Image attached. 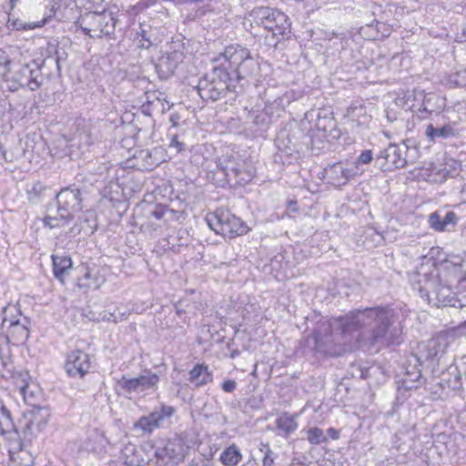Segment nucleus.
<instances>
[{"instance_id": "obj_1", "label": "nucleus", "mask_w": 466, "mask_h": 466, "mask_svg": "<svg viewBox=\"0 0 466 466\" xmlns=\"http://www.w3.org/2000/svg\"><path fill=\"white\" fill-rule=\"evenodd\" d=\"M329 333L314 330L303 341L305 352L314 355L338 357L347 351V344L353 333L366 329L362 339L370 347H387L400 344L402 325L400 312L390 306L366 308L333 318L329 320Z\"/></svg>"}, {"instance_id": "obj_2", "label": "nucleus", "mask_w": 466, "mask_h": 466, "mask_svg": "<svg viewBox=\"0 0 466 466\" xmlns=\"http://www.w3.org/2000/svg\"><path fill=\"white\" fill-rule=\"evenodd\" d=\"M249 17L252 24L267 32L265 41L269 46L276 47L279 42L290 37L291 23L288 15L278 9L256 7L249 13Z\"/></svg>"}, {"instance_id": "obj_3", "label": "nucleus", "mask_w": 466, "mask_h": 466, "mask_svg": "<svg viewBox=\"0 0 466 466\" xmlns=\"http://www.w3.org/2000/svg\"><path fill=\"white\" fill-rule=\"evenodd\" d=\"M196 441L191 433L182 431L157 442L154 450L156 466H177L181 463Z\"/></svg>"}, {"instance_id": "obj_4", "label": "nucleus", "mask_w": 466, "mask_h": 466, "mask_svg": "<svg viewBox=\"0 0 466 466\" xmlns=\"http://www.w3.org/2000/svg\"><path fill=\"white\" fill-rule=\"evenodd\" d=\"M228 62V70L234 77V84H239L241 87L248 83L249 79L259 75L258 63L250 56L248 48L241 46H229L222 54Z\"/></svg>"}, {"instance_id": "obj_5", "label": "nucleus", "mask_w": 466, "mask_h": 466, "mask_svg": "<svg viewBox=\"0 0 466 466\" xmlns=\"http://www.w3.org/2000/svg\"><path fill=\"white\" fill-rule=\"evenodd\" d=\"M197 90L204 101H218L228 92H235L234 77L224 66H214L212 71L198 80Z\"/></svg>"}, {"instance_id": "obj_6", "label": "nucleus", "mask_w": 466, "mask_h": 466, "mask_svg": "<svg viewBox=\"0 0 466 466\" xmlns=\"http://www.w3.org/2000/svg\"><path fill=\"white\" fill-rule=\"evenodd\" d=\"M117 22V15L105 9L101 12L82 14L76 21V25L92 38H112Z\"/></svg>"}, {"instance_id": "obj_7", "label": "nucleus", "mask_w": 466, "mask_h": 466, "mask_svg": "<svg viewBox=\"0 0 466 466\" xmlns=\"http://www.w3.org/2000/svg\"><path fill=\"white\" fill-rule=\"evenodd\" d=\"M413 289L417 290L420 297L432 306L458 308V297H455L448 286L441 283L438 276L423 275L422 279L413 284Z\"/></svg>"}, {"instance_id": "obj_8", "label": "nucleus", "mask_w": 466, "mask_h": 466, "mask_svg": "<svg viewBox=\"0 0 466 466\" xmlns=\"http://www.w3.org/2000/svg\"><path fill=\"white\" fill-rule=\"evenodd\" d=\"M205 220L216 234L229 238L244 236L250 230L246 222L224 208H217L214 212L208 213Z\"/></svg>"}, {"instance_id": "obj_9", "label": "nucleus", "mask_w": 466, "mask_h": 466, "mask_svg": "<svg viewBox=\"0 0 466 466\" xmlns=\"http://www.w3.org/2000/svg\"><path fill=\"white\" fill-rule=\"evenodd\" d=\"M4 313L2 327L5 329L7 342L16 346L24 344L29 338L31 319L15 306L5 308Z\"/></svg>"}, {"instance_id": "obj_10", "label": "nucleus", "mask_w": 466, "mask_h": 466, "mask_svg": "<svg viewBox=\"0 0 466 466\" xmlns=\"http://www.w3.org/2000/svg\"><path fill=\"white\" fill-rule=\"evenodd\" d=\"M42 66L43 63L40 64L35 60L21 66L10 80V88L17 90L19 87H27L31 91L38 89L44 82V76L41 73Z\"/></svg>"}, {"instance_id": "obj_11", "label": "nucleus", "mask_w": 466, "mask_h": 466, "mask_svg": "<svg viewBox=\"0 0 466 466\" xmlns=\"http://www.w3.org/2000/svg\"><path fill=\"white\" fill-rule=\"evenodd\" d=\"M218 167L223 173L227 181L234 186H245L254 177V170L244 161H238L233 157L220 160Z\"/></svg>"}, {"instance_id": "obj_12", "label": "nucleus", "mask_w": 466, "mask_h": 466, "mask_svg": "<svg viewBox=\"0 0 466 466\" xmlns=\"http://www.w3.org/2000/svg\"><path fill=\"white\" fill-rule=\"evenodd\" d=\"M56 212H61L64 218H75V214L83 209V194L78 187L70 185L62 188L56 195Z\"/></svg>"}, {"instance_id": "obj_13", "label": "nucleus", "mask_w": 466, "mask_h": 466, "mask_svg": "<svg viewBox=\"0 0 466 466\" xmlns=\"http://www.w3.org/2000/svg\"><path fill=\"white\" fill-rule=\"evenodd\" d=\"M420 367L424 368L423 365H420V360L414 356V354H411L407 358L403 364V376L397 381L399 391L402 390H417L424 384L425 380L422 378L421 369Z\"/></svg>"}, {"instance_id": "obj_14", "label": "nucleus", "mask_w": 466, "mask_h": 466, "mask_svg": "<svg viewBox=\"0 0 466 466\" xmlns=\"http://www.w3.org/2000/svg\"><path fill=\"white\" fill-rule=\"evenodd\" d=\"M444 348L445 345L439 339H431L420 343L418 351L414 353V356L420 360V365H423L426 369H431L434 372L441 357L444 353Z\"/></svg>"}, {"instance_id": "obj_15", "label": "nucleus", "mask_w": 466, "mask_h": 466, "mask_svg": "<svg viewBox=\"0 0 466 466\" xmlns=\"http://www.w3.org/2000/svg\"><path fill=\"white\" fill-rule=\"evenodd\" d=\"M159 382V376L151 370H146L143 374L136 378L122 376L118 385L127 393L156 390Z\"/></svg>"}, {"instance_id": "obj_16", "label": "nucleus", "mask_w": 466, "mask_h": 466, "mask_svg": "<svg viewBox=\"0 0 466 466\" xmlns=\"http://www.w3.org/2000/svg\"><path fill=\"white\" fill-rule=\"evenodd\" d=\"M174 413V407L161 404L159 409H156L147 416L141 417L134 426L144 433H151L154 430L159 428L165 420L171 418Z\"/></svg>"}, {"instance_id": "obj_17", "label": "nucleus", "mask_w": 466, "mask_h": 466, "mask_svg": "<svg viewBox=\"0 0 466 466\" xmlns=\"http://www.w3.org/2000/svg\"><path fill=\"white\" fill-rule=\"evenodd\" d=\"M357 174V167H349V164L343 161L328 165L324 168V177L334 187L346 185Z\"/></svg>"}, {"instance_id": "obj_18", "label": "nucleus", "mask_w": 466, "mask_h": 466, "mask_svg": "<svg viewBox=\"0 0 466 466\" xmlns=\"http://www.w3.org/2000/svg\"><path fill=\"white\" fill-rule=\"evenodd\" d=\"M90 366V357L84 350H73L66 354L64 367L68 376L83 378L88 373Z\"/></svg>"}, {"instance_id": "obj_19", "label": "nucleus", "mask_w": 466, "mask_h": 466, "mask_svg": "<svg viewBox=\"0 0 466 466\" xmlns=\"http://www.w3.org/2000/svg\"><path fill=\"white\" fill-rule=\"evenodd\" d=\"M408 151L409 147L406 145L390 144L387 148L380 152L377 159L385 160L382 165L390 164L395 168H403L408 164Z\"/></svg>"}, {"instance_id": "obj_20", "label": "nucleus", "mask_w": 466, "mask_h": 466, "mask_svg": "<svg viewBox=\"0 0 466 466\" xmlns=\"http://www.w3.org/2000/svg\"><path fill=\"white\" fill-rule=\"evenodd\" d=\"M137 40L141 48H149L157 46L162 41L164 33L160 27L154 26L147 22H141L136 30Z\"/></svg>"}, {"instance_id": "obj_21", "label": "nucleus", "mask_w": 466, "mask_h": 466, "mask_svg": "<svg viewBox=\"0 0 466 466\" xmlns=\"http://www.w3.org/2000/svg\"><path fill=\"white\" fill-rule=\"evenodd\" d=\"M425 136L430 142L434 143L439 140L458 138L461 137V131L458 128V123L455 121L448 122L441 126L429 124L425 128Z\"/></svg>"}, {"instance_id": "obj_22", "label": "nucleus", "mask_w": 466, "mask_h": 466, "mask_svg": "<svg viewBox=\"0 0 466 466\" xmlns=\"http://www.w3.org/2000/svg\"><path fill=\"white\" fill-rule=\"evenodd\" d=\"M459 221V217L453 211L436 210L428 217V223L431 229L443 232L451 231Z\"/></svg>"}, {"instance_id": "obj_23", "label": "nucleus", "mask_w": 466, "mask_h": 466, "mask_svg": "<svg viewBox=\"0 0 466 466\" xmlns=\"http://www.w3.org/2000/svg\"><path fill=\"white\" fill-rule=\"evenodd\" d=\"M182 53L177 51L162 56L156 65V69L160 77L167 78L172 76L178 64L182 61Z\"/></svg>"}, {"instance_id": "obj_24", "label": "nucleus", "mask_w": 466, "mask_h": 466, "mask_svg": "<svg viewBox=\"0 0 466 466\" xmlns=\"http://www.w3.org/2000/svg\"><path fill=\"white\" fill-rule=\"evenodd\" d=\"M105 282V279L99 275L96 268H84L83 275L77 278L76 286L79 289H98Z\"/></svg>"}, {"instance_id": "obj_25", "label": "nucleus", "mask_w": 466, "mask_h": 466, "mask_svg": "<svg viewBox=\"0 0 466 466\" xmlns=\"http://www.w3.org/2000/svg\"><path fill=\"white\" fill-rule=\"evenodd\" d=\"M144 450L134 444H127L122 450V459L127 466H146L148 460L143 458Z\"/></svg>"}, {"instance_id": "obj_26", "label": "nucleus", "mask_w": 466, "mask_h": 466, "mask_svg": "<svg viewBox=\"0 0 466 466\" xmlns=\"http://www.w3.org/2000/svg\"><path fill=\"white\" fill-rule=\"evenodd\" d=\"M51 258L55 278L62 284H65V277L68 275L73 267L72 258L69 256H59L55 254L51 256Z\"/></svg>"}, {"instance_id": "obj_27", "label": "nucleus", "mask_w": 466, "mask_h": 466, "mask_svg": "<svg viewBox=\"0 0 466 466\" xmlns=\"http://www.w3.org/2000/svg\"><path fill=\"white\" fill-rule=\"evenodd\" d=\"M420 95L422 96V105L420 108L421 113L432 114L433 112H439L446 106L445 98L435 93L424 94V91H422Z\"/></svg>"}, {"instance_id": "obj_28", "label": "nucleus", "mask_w": 466, "mask_h": 466, "mask_svg": "<svg viewBox=\"0 0 466 466\" xmlns=\"http://www.w3.org/2000/svg\"><path fill=\"white\" fill-rule=\"evenodd\" d=\"M188 380L195 385V387H202L213 380V375L208 371V368L205 364H197L189 371Z\"/></svg>"}, {"instance_id": "obj_29", "label": "nucleus", "mask_w": 466, "mask_h": 466, "mask_svg": "<svg viewBox=\"0 0 466 466\" xmlns=\"http://www.w3.org/2000/svg\"><path fill=\"white\" fill-rule=\"evenodd\" d=\"M14 375V363L11 358L9 346L0 345V376L8 380Z\"/></svg>"}, {"instance_id": "obj_30", "label": "nucleus", "mask_w": 466, "mask_h": 466, "mask_svg": "<svg viewBox=\"0 0 466 466\" xmlns=\"http://www.w3.org/2000/svg\"><path fill=\"white\" fill-rule=\"evenodd\" d=\"M276 427L279 431H281L286 437L290 433L294 432L298 428L296 416L291 415L288 412L282 413L276 420Z\"/></svg>"}, {"instance_id": "obj_31", "label": "nucleus", "mask_w": 466, "mask_h": 466, "mask_svg": "<svg viewBox=\"0 0 466 466\" xmlns=\"http://www.w3.org/2000/svg\"><path fill=\"white\" fill-rule=\"evenodd\" d=\"M241 459L242 453L235 444L226 448L219 456L220 462L225 466H236Z\"/></svg>"}, {"instance_id": "obj_32", "label": "nucleus", "mask_w": 466, "mask_h": 466, "mask_svg": "<svg viewBox=\"0 0 466 466\" xmlns=\"http://www.w3.org/2000/svg\"><path fill=\"white\" fill-rule=\"evenodd\" d=\"M47 187L40 181L34 182L26 187V197L31 204H38L43 201Z\"/></svg>"}, {"instance_id": "obj_33", "label": "nucleus", "mask_w": 466, "mask_h": 466, "mask_svg": "<svg viewBox=\"0 0 466 466\" xmlns=\"http://www.w3.org/2000/svg\"><path fill=\"white\" fill-rule=\"evenodd\" d=\"M73 221L72 218H64L61 212H56V216L46 215L43 218V224L46 228H56L64 227Z\"/></svg>"}, {"instance_id": "obj_34", "label": "nucleus", "mask_w": 466, "mask_h": 466, "mask_svg": "<svg viewBox=\"0 0 466 466\" xmlns=\"http://www.w3.org/2000/svg\"><path fill=\"white\" fill-rule=\"evenodd\" d=\"M349 117L352 118L353 122H356L358 126H367L370 121V116H366L365 108L363 106H350L347 110Z\"/></svg>"}, {"instance_id": "obj_35", "label": "nucleus", "mask_w": 466, "mask_h": 466, "mask_svg": "<svg viewBox=\"0 0 466 466\" xmlns=\"http://www.w3.org/2000/svg\"><path fill=\"white\" fill-rule=\"evenodd\" d=\"M315 127L318 130L323 132L325 137L331 135L336 127V120L330 116H318Z\"/></svg>"}, {"instance_id": "obj_36", "label": "nucleus", "mask_w": 466, "mask_h": 466, "mask_svg": "<svg viewBox=\"0 0 466 466\" xmlns=\"http://www.w3.org/2000/svg\"><path fill=\"white\" fill-rule=\"evenodd\" d=\"M9 450L8 453L10 456V459H13V455L15 453L23 451L24 450V442L22 439L20 438V435L17 431V430H14L13 431L9 432Z\"/></svg>"}, {"instance_id": "obj_37", "label": "nucleus", "mask_w": 466, "mask_h": 466, "mask_svg": "<svg viewBox=\"0 0 466 466\" xmlns=\"http://www.w3.org/2000/svg\"><path fill=\"white\" fill-rule=\"evenodd\" d=\"M307 440L313 445L328 442L323 430L319 427H311L307 431Z\"/></svg>"}, {"instance_id": "obj_38", "label": "nucleus", "mask_w": 466, "mask_h": 466, "mask_svg": "<svg viewBox=\"0 0 466 466\" xmlns=\"http://www.w3.org/2000/svg\"><path fill=\"white\" fill-rule=\"evenodd\" d=\"M447 85L450 87L466 88V69L456 71L447 77Z\"/></svg>"}, {"instance_id": "obj_39", "label": "nucleus", "mask_w": 466, "mask_h": 466, "mask_svg": "<svg viewBox=\"0 0 466 466\" xmlns=\"http://www.w3.org/2000/svg\"><path fill=\"white\" fill-rule=\"evenodd\" d=\"M259 451L263 454L261 461L262 466H272L275 461V453L270 449L268 443L261 442L258 448Z\"/></svg>"}, {"instance_id": "obj_40", "label": "nucleus", "mask_w": 466, "mask_h": 466, "mask_svg": "<svg viewBox=\"0 0 466 466\" xmlns=\"http://www.w3.org/2000/svg\"><path fill=\"white\" fill-rule=\"evenodd\" d=\"M11 58L9 55L0 48V79H3L10 72Z\"/></svg>"}, {"instance_id": "obj_41", "label": "nucleus", "mask_w": 466, "mask_h": 466, "mask_svg": "<svg viewBox=\"0 0 466 466\" xmlns=\"http://www.w3.org/2000/svg\"><path fill=\"white\" fill-rule=\"evenodd\" d=\"M18 0H10V4H11V6L14 7L15 3L17 2ZM63 0H50V9H49V14L46 15V16L40 22V24L37 25V26H42L46 24V22L51 18L53 17L56 11L60 8L61 6V2Z\"/></svg>"}, {"instance_id": "obj_42", "label": "nucleus", "mask_w": 466, "mask_h": 466, "mask_svg": "<svg viewBox=\"0 0 466 466\" xmlns=\"http://www.w3.org/2000/svg\"><path fill=\"white\" fill-rule=\"evenodd\" d=\"M450 162V165L446 163V167L443 168L442 172L444 173V177H453L459 175L461 171V164L454 159H451Z\"/></svg>"}, {"instance_id": "obj_43", "label": "nucleus", "mask_w": 466, "mask_h": 466, "mask_svg": "<svg viewBox=\"0 0 466 466\" xmlns=\"http://www.w3.org/2000/svg\"><path fill=\"white\" fill-rule=\"evenodd\" d=\"M2 420L4 428L5 427H14V423L11 417V412L4 405L2 401H0V420Z\"/></svg>"}, {"instance_id": "obj_44", "label": "nucleus", "mask_w": 466, "mask_h": 466, "mask_svg": "<svg viewBox=\"0 0 466 466\" xmlns=\"http://www.w3.org/2000/svg\"><path fill=\"white\" fill-rule=\"evenodd\" d=\"M184 212L175 210L173 208H169L166 206V216H165V222L169 221H179V219L183 217Z\"/></svg>"}, {"instance_id": "obj_45", "label": "nucleus", "mask_w": 466, "mask_h": 466, "mask_svg": "<svg viewBox=\"0 0 466 466\" xmlns=\"http://www.w3.org/2000/svg\"><path fill=\"white\" fill-rule=\"evenodd\" d=\"M458 308L466 307V279H462L458 291Z\"/></svg>"}, {"instance_id": "obj_46", "label": "nucleus", "mask_w": 466, "mask_h": 466, "mask_svg": "<svg viewBox=\"0 0 466 466\" xmlns=\"http://www.w3.org/2000/svg\"><path fill=\"white\" fill-rule=\"evenodd\" d=\"M373 159V154L372 151L370 149L364 150L360 153V155L358 157L356 165L354 167H358V165L362 164H370Z\"/></svg>"}, {"instance_id": "obj_47", "label": "nucleus", "mask_w": 466, "mask_h": 466, "mask_svg": "<svg viewBox=\"0 0 466 466\" xmlns=\"http://www.w3.org/2000/svg\"><path fill=\"white\" fill-rule=\"evenodd\" d=\"M150 216L157 220H163L165 222L166 206L162 204L157 205L150 212Z\"/></svg>"}, {"instance_id": "obj_48", "label": "nucleus", "mask_w": 466, "mask_h": 466, "mask_svg": "<svg viewBox=\"0 0 466 466\" xmlns=\"http://www.w3.org/2000/svg\"><path fill=\"white\" fill-rule=\"evenodd\" d=\"M152 106H153L154 112H160V113H165L170 107L168 105V102L166 101V99L162 96L158 100H157L152 105Z\"/></svg>"}, {"instance_id": "obj_49", "label": "nucleus", "mask_w": 466, "mask_h": 466, "mask_svg": "<svg viewBox=\"0 0 466 466\" xmlns=\"http://www.w3.org/2000/svg\"><path fill=\"white\" fill-rule=\"evenodd\" d=\"M161 96L163 94L158 91H147L145 93V102L152 106Z\"/></svg>"}, {"instance_id": "obj_50", "label": "nucleus", "mask_w": 466, "mask_h": 466, "mask_svg": "<svg viewBox=\"0 0 466 466\" xmlns=\"http://www.w3.org/2000/svg\"><path fill=\"white\" fill-rule=\"evenodd\" d=\"M169 147H176L177 152H182L186 149V145L178 140L177 135L172 136Z\"/></svg>"}, {"instance_id": "obj_51", "label": "nucleus", "mask_w": 466, "mask_h": 466, "mask_svg": "<svg viewBox=\"0 0 466 466\" xmlns=\"http://www.w3.org/2000/svg\"><path fill=\"white\" fill-rule=\"evenodd\" d=\"M221 388L225 392H233L237 388V382L234 380H227L223 381Z\"/></svg>"}, {"instance_id": "obj_52", "label": "nucleus", "mask_w": 466, "mask_h": 466, "mask_svg": "<svg viewBox=\"0 0 466 466\" xmlns=\"http://www.w3.org/2000/svg\"><path fill=\"white\" fill-rule=\"evenodd\" d=\"M140 109L145 116H151L153 113H155L153 110V106L146 103L145 101L143 102Z\"/></svg>"}, {"instance_id": "obj_53", "label": "nucleus", "mask_w": 466, "mask_h": 466, "mask_svg": "<svg viewBox=\"0 0 466 466\" xmlns=\"http://www.w3.org/2000/svg\"><path fill=\"white\" fill-rule=\"evenodd\" d=\"M52 48L55 50V62L56 64V66H57V69L59 70L60 69V66H59V63H60V60L62 59V54H65V51L62 50V52L60 50H58L56 48V46H52Z\"/></svg>"}, {"instance_id": "obj_54", "label": "nucleus", "mask_w": 466, "mask_h": 466, "mask_svg": "<svg viewBox=\"0 0 466 466\" xmlns=\"http://www.w3.org/2000/svg\"><path fill=\"white\" fill-rule=\"evenodd\" d=\"M78 137H79V139L80 140H84L85 141V144L86 146H90L93 142L91 140V137L89 136V134L86 133V132H81L78 134Z\"/></svg>"}, {"instance_id": "obj_55", "label": "nucleus", "mask_w": 466, "mask_h": 466, "mask_svg": "<svg viewBox=\"0 0 466 466\" xmlns=\"http://www.w3.org/2000/svg\"><path fill=\"white\" fill-rule=\"evenodd\" d=\"M328 435L332 439V440H338L339 438V431L334 428H329L328 431Z\"/></svg>"}, {"instance_id": "obj_56", "label": "nucleus", "mask_w": 466, "mask_h": 466, "mask_svg": "<svg viewBox=\"0 0 466 466\" xmlns=\"http://www.w3.org/2000/svg\"><path fill=\"white\" fill-rule=\"evenodd\" d=\"M241 466H258L256 459L250 458L246 462H244Z\"/></svg>"}, {"instance_id": "obj_57", "label": "nucleus", "mask_w": 466, "mask_h": 466, "mask_svg": "<svg viewBox=\"0 0 466 466\" xmlns=\"http://www.w3.org/2000/svg\"><path fill=\"white\" fill-rule=\"evenodd\" d=\"M179 116L177 115H172L169 116V121L172 123L173 127H177L178 124Z\"/></svg>"}, {"instance_id": "obj_58", "label": "nucleus", "mask_w": 466, "mask_h": 466, "mask_svg": "<svg viewBox=\"0 0 466 466\" xmlns=\"http://www.w3.org/2000/svg\"><path fill=\"white\" fill-rule=\"evenodd\" d=\"M176 308L177 315H181L182 312H186V310L183 309V303L181 301L176 306Z\"/></svg>"}, {"instance_id": "obj_59", "label": "nucleus", "mask_w": 466, "mask_h": 466, "mask_svg": "<svg viewBox=\"0 0 466 466\" xmlns=\"http://www.w3.org/2000/svg\"><path fill=\"white\" fill-rule=\"evenodd\" d=\"M348 43H349L348 39L343 38V37L339 38V44H340V46H341L342 49L346 48V46H348Z\"/></svg>"}, {"instance_id": "obj_60", "label": "nucleus", "mask_w": 466, "mask_h": 466, "mask_svg": "<svg viewBox=\"0 0 466 466\" xmlns=\"http://www.w3.org/2000/svg\"><path fill=\"white\" fill-rule=\"evenodd\" d=\"M265 119H266V116H259V115H258V116H257L255 117L254 122H255L256 124H258V123H260V122H264V121H265Z\"/></svg>"}, {"instance_id": "obj_61", "label": "nucleus", "mask_w": 466, "mask_h": 466, "mask_svg": "<svg viewBox=\"0 0 466 466\" xmlns=\"http://www.w3.org/2000/svg\"><path fill=\"white\" fill-rule=\"evenodd\" d=\"M112 318H113V321H114V322H116V317L114 316V314H113V313H110V316H109V317H106V315H105V316H103V317H102V319H104V320H106H106H111V319H112Z\"/></svg>"}, {"instance_id": "obj_62", "label": "nucleus", "mask_w": 466, "mask_h": 466, "mask_svg": "<svg viewBox=\"0 0 466 466\" xmlns=\"http://www.w3.org/2000/svg\"><path fill=\"white\" fill-rule=\"evenodd\" d=\"M289 208L292 211H296L297 210V202L296 201H290L289 202Z\"/></svg>"}, {"instance_id": "obj_63", "label": "nucleus", "mask_w": 466, "mask_h": 466, "mask_svg": "<svg viewBox=\"0 0 466 466\" xmlns=\"http://www.w3.org/2000/svg\"><path fill=\"white\" fill-rule=\"evenodd\" d=\"M6 431L4 428L2 420H0V434H5Z\"/></svg>"}, {"instance_id": "obj_64", "label": "nucleus", "mask_w": 466, "mask_h": 466, "mask_svg": "<svg viewBox=\"0 0 466 466\" xmlns=\"http://www.w3.org/2000/svg\"><path fill=\"white\" fill-rule=\"evenodd\" d=\"M0 155L5 158L6 151L2 147H0Z\"/></svg>"}]
</instances>
